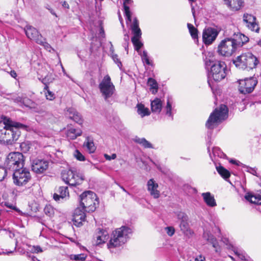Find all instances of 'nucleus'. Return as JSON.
Here are the masks:
<instances>
[{"mask_svg": "<svg viewBox=\"0 0 261 261\" xmlns=\"http://www.w3.org/2000/svg\"><path fill=\"white\" fill-rule=\"evenodd\" d=\"M66 116L79 124H82L83 123V120L82 116L74 108H68L66 112Z\"/></svg>", "mask_w": 261, "mask_h": 261, "instance_id": "obj_20", "label": "nucleus"}, {"mask_svg": "<svg viewBox=\"0 0 261 261\" xmlns=\"http://www.w3.org/2000/svg\"><path fill=\"white\" fill-rule=\"evenodd\" d=\"M141 35L134 34V36L132 38V42L134 45L135 49L138 53H139L140 48L143 46V43L139 41Z\"/></svg>", "mask_w": 261, "mask_h": 261, "instance_id": "obj_29", "label": "nucleus"}, {"mask_svg": "<svg viewBox=\"0 0 261 261\" xmlns=\"http://www.w3.org/2000/svg\"><path fill=\"white\" fill-rule=\"evenodd\" d=\"M4 205L7 206V207H9L11 209H12L13 210H15L16 211H18V209L16 207V206L13 205L12 204H11L9 202H5L4 203Z\"/></svg>", "mask_w": 261, "mask_h": 261, "instance_id": "obj_59", "label": "nucleus"}, {"mask_svg": "<svg viewBox=\"0 0 261 261\" xmlns=\"http://www.w3.org/2000/svg\"><path fill=\"white\" fill-rule=\"evenodd\" d=\"M232 250L234 252L235 254L238 257L240 261H248L247 255L244 251L239 248L234 247H233Z\"/></svg>", "mask_w": 261, "mask_h": 261, "instance_id": "obj_35", "label": "nucleus"}, {"mask_svg": "<svg viewBox=\"0 0 261 261\" xmlns=\"http://www.w3.org/2000/svg\"><path fill=\"white\" fill-rule=\"evenodd\" d=\"M104 156L107 160L110 161L111 160L115 159L117 156L115 153H113L111 155H109L107 154H105Z\"/></svg>", "mask_w": 261, "mask_h": 261, "instance_id": "obj_58", "label": "nucleus"}, {"mask_svg": "<svg viewBox=\"0 0 261 261\" xmlns=\"http://www.w3.org/2000/svg\"><path fill=\"white\" fill-rule=\"evenodd\" d=\"M82 134V131L81 129L70 128L67 130L66 136L69 140H74L78 136H80Z\"/></svg>", "mask_w": 261, "mask_h": 261, "instance_id": "obj_26", "label": "nucleus"}, {"mask_svg": "<svg viewBox=\"0 0 261 261\" xmlns=\"http://www.w3.org/2000/svg\"><path fill=\"white\" fill-rule=\"evenodd\" d=\"M31 176L29 170L25 168H20L13 171V179L14 184L18 186L25 185L31 179Z\"/></svg>", "mask_w": 261, "mask_h": 261, "instance_id": "obj_11", "label": "nucleus"}, {"mask_svg": "<svg viewBox=\"0 0 261 261\" xmlns=\"http://www.w3.org/2000/svg\"><path fill=\"white\" fill-rule=\"evenodd\" d=\"M9 96L7 98L8 99H12L14 102L17 103H21L22 100V97L17 96L16 95L13 94H8Z\"/></svg>", "mask_w": 261, "mask_h": 261, "instance_id": "obj_46", "label": "nucleus"}, {"mask_svg": "<svg viewBox=\"0 0 261 261\" xmlns=\"http://www.w3.org/2000/svg\"><path fill=\"white\" fill-rule=\"evenodd\" d=\"M7 123L1 142H4L7 145H12L16 142L20 136L21 133L19 128H25L27 126L10 119L7 120Z\"/></svg>", "mask_w": 261, "mask_h": 261, "instance_id": "obj_1", "label": "nucleus"}, {"mask_svg": "<svg viewBox=\"0 0 261 261\" xmlns=\"http://www.w3.org/2000/svg\"><path fill=\"white\" fill-rule=\"evenodd\" d=\"M228 110L224 105H221L212 113L205 125L208 129H212L228 117Z\"/></svg>", "mask_w": 261, "mask_h": 261, "instance_id": "obj_5", "label": "nucleus"}, {"mask_svg": "<svg viewBox=\"0 0 261 261\" xmlns=\"http://www.w3.org/2000/svg\"><path fill=\"white\" fill-rule=\"evenodd\" d=\"M48 167V163L44 160L35 159L32 164V170L36 173H42Z\"/></svg>", "mask_w": 261, "mask_h": 261, "instance_id": "obj_17", "label": "nucleus"}, {"mask_svg": "<svg viewBox=\"0 0 261 261\" xmlns=\"http://www.w3.org/2000/svg\"><path fill=\"white\" fill-rule=\"evenodd\" d=\"M195 261H205V257L202 255H199L195 259Z\"/></svg>", "mask_w": 261, "mask_h": 261, "instance_id": "obj_61", "label": "nucleus"}, {"mask_svg": "<svg viewBox=\"0 0 261 261\" xmlns=\"http://www.w3.org/2000/svg\"><path fill=\"white\" fill-rule=\"evenodd\" d=\"M206 66H211V71L208 74V83L210 85V80L212 78L216 82H219L224 79L226 76L227 66L224 62L217 61H212L211 60H204Z\"/></svg>", "mask_w": 261, "mask_h": 261, "instance_id": "obj_2", "label": "nucleus"}, {"mask_svg": "<svg viewBox=\"0 0 261 261\" xmlns=\"http://www.w3.org/2000/svg\"><path fill=\"white\" fill-rule=\"evenodd\" d=\"M142 60L143 62H145V63L148 65H151V63L149 60V57L147 55V52L146 50H144L142 54H141Z\"/></svg>", "mask_w": 261, "mask_h": 261, "instance_id": "obj_47", "label": "nucleus"}, {"mask_svg": "<svg viewBox=\"0 0 261 261\" xmlns=\"http://www.w3.org/2000/svg\"><path fill=\"white\" fill-rule=\"evenodd\" d=\"M158 184L155 182L153 179H149L147 182V189L150 194L154 198H158L160 196V192L157 190Z\"/></svg>", "mask_w": 261, "mask_h": 261, "instance_id": "obj_21", "label": "nucleus"}, {"mask_svg": "<svg viewBox=\"0 0 261 261\" xmlns=\"http://www.w3.org/2000/svg\"><path fill=\"white\" fill-rule=\"evenodd\" d=\"M243 21L245 23L246 27L252 31L258 33L259 28L256 23V17L248 13H245L243 15Z\"/></svg>", "mask_w": 261, "mask_h": 261, "instance_id": "obj_16", "label": "nucleus"}, {"mask_svg": "<svg viewBox=\"0 0 261 261\" xmlns=\"http://www.w3.org/2000/svg\"><path fill=\"white\" fill-rule=\"evenodd\" d=\"M62 6L65 8L69 9V6L66 1H64L62 3Z\"/></svg>", "mask_w": 261, "mask_h": 261, "instance_id": "obj_63", "label": "nucleus"}, {"mask_svg": "<svg viewBox=\"0 0 261 261\" xmlns=\"http://www.w3.org/2000/svg\"><path fill=\"white\" fill-rule=\"evenodd\" d=\"M245 198L252 203L261 204V196L259 195L248 194L245 196Z\"/></svg>", "mask_w": 261, "mask_h": 261, "instance_id": "obj_32", "label": "nucleus"}, {"mask_svg": "<svg viewBox=\"0 0 261 261\" xmlns=\"http://www.w3.org/2000/svg\"><path fill=\"white\" fill-rule=\"evenodd\" d=\"M229 38L231 40L232 42H233V44L237 49L241 47L249 41L248 37L240 32L234 33L233 35Z\"/></svg>", "mask_w": 261, "mask_h": 261, "instance_id": "obj_18", "label": "nucleus"}, {"mask_svg": "<svg viewBox=\"0 0 261 261\" xmlns=\"http://www.w3.org/2000/svg\"><path fill=\"white\" fill-rule=\"evenodd\" d=\"M9 118H5L3 121L0 122V141H2L4 132L7 126V120Z\"/></svg>", "mask_w": 261, "mask_h": 261, "instance_id": "obj_40", "label": "nucleus"}, {"mask_svg": "<svg viewBox=\"0 0 261 261\" xmlns=\"http://www.w3.org/2000/svg\"><path fill=\"white\" fill-rule=\"evenodd\" d=\"M218 32L216 29L212 28H208L205 29L202 34V39L204 43L206 45H210L215 40Z\"/></svg>", "mask_w": 261, "mask_h": 261, "instance_id": "obj_14", "label": "nucleus"}, {"mask_svg": "<svg viewBox=\"0 0 261 261\" xmlns=\"http://www.w3.org/2000/svg\"><path fill=\"white\" fill-rule=\"evenodd\" d=\"M24 31L29 39L35 41L37 43H42L40 39L42 36L35 28L27 25L24 28Z\"/></svg>", "mask_w": 261, "mask_h": 261, "instance_id": "obj_15", "label": "nucleus"}, {"mask_svg": "<svg viewBox=\"0 0 261 261\" xmlns=\"http://www.w3.org/2000/svg\"><path fill=\"white\" fill-rule=\"evenodd\" d=\"M229 37L222 40L218 46L217 52L222 56L230 57L237 49Z\"/></svg>", "mask_w": 261, "mask_h": 261, "instance_id": "obj_10", "label": "nucleus"}, {"mask_svg": "<svg viewBox=\"0 0 261 261\" xmlns=\"http://www.w3.org/2000/svg\"><path fill=\"white\" fill-rule=\"evenodd\" d=\"M123 8L124 10V14L126 17V22L132 21L131 13L129 10V8L127 5L130 4L132 2V0H123Z\"/></svg>", "mask_w": 261, "mask_h": 261, "instance_id": "obj_28", "label": "nucleus"}, {"mask_svg": "<svg viewBox=\"0 0 261 261\" xmlns=\"http://www.w3.org/2000/svg\"><path fill=\"white\" fill-rule=\"evenodd\" d=\"M86 212V208L80 205L74 210L72 221L75 226L80 227L82 225V222L85 220Z\"/></svg>", "mask_w": 261, "mask_h": 261, "instance_id": "obj_13", "label": "nucleus"}, {"mask_svg": "<svg viewBox=\"0 0 261 261\" xmlns=\"http://www.w3.org/2000/svg\"><path fill=\"white\" fill-rule=\"evenodd\" d=\"M213 153L214 156H217L221 158H224L226 155L217 147H213Z\"/></svg>", "mask_w": 261, "mask_h": 261, "instance_id": "obj_43", "label": "nucleus"}, {"mask_svg": "<svg viewBox=\"0 0 261 261\" xmlns=\"http://www.w3.org/2000/svg\"><path fill=\"white\" fill-rule=\"evenodd\" d=\"M40 40L42 43L38 44L43 46L46 50L50 51V49L51 48V46L50 45V44H49L47 42H46L45 39L42 37L41 39H40Z\"/></svg>", "mask_w": 261, "mask_h": 261, "instance_id": "obj_50", "label": "nucleus"}, {"mask_svg": "<svg viewBox=\"0 0 261 261\" xmlns=\"http://www.w3.org/2000/svg\"><path fill=\"white\" fill-rule=\"evenodd\" d=\"M188 28L193 39L198 38V30L192 24L188 23Z\"/></svg>", "mask_w": 261, "mask_h": 261, "instance_id": "obj_39", "label": "nucleus"}, {"mask_svg": "<svg viewBox=\"0 0 261 261\" xmlns=\"http://www.w3.org/2000/svg\"><path fill=\"white\" fill-rule=\"evenodd\" d=\"M2 231H4L6 234H8L9 237L11 238H12L14 237L15 234L13 232H12L9 229H6L5 228L4 229H0V233Z\"/></svg>", "mask_w": 261, "mask_h": 261, "instance_id": "obj_56", "label": "nucleus"}, {"mask_svg": "<svg viewBox=\"0 0 261 261\" xmlns=\"http://www.w3.org/2000/svg\"><path fill=\"white\" fill-rule=\"evenodd\" d=\"M132 233L130 228L122 226L116 229L112 234L111 239L108 243V247L111 249L119 247L126 242L129 234Z\"/></svg>", "mask_w": 261, "mask_h": 261, "instance_id": "obj_3", "label": "nucleus"}, {"mask_svg": "<svg viewBox=\"0 0 261 261\" xmlns=\"http://www.w3.org/2000/svg\"><path fill=\"white\" fill-rule=\"evenodd\" d=\"M63 180L69 186H76L82 183L84 180L83 177L79 175L74 169L65 170L61 173Z\"/></svg>", "mask_w": 261, "mask_h": 261, "instance_id": "obj_8", "label": "nucleus"}, {"mask_svg": "<svg viewBox=\"0 0 261 261\" xmlns=\"http://www.w3.org/2000/svg\"><path fill=\"white\" fill-rule=\"evenodd\" d=\"M230 163L233 164H236L238 166H242L243 167L245 166L244 165H243L242 163H241L240 162L238 161H237V160H231L230 161Z\"/></svg>", "mask_w": 261, "mask_h": 261, "instance_id": "obj_60", "label": "nucleus"}, {"mask_svg": "<svg viewBox=\"0 0 261 261\" xmlns=\"http://www.w3.org/2000/svg\"><path fill=\"white\" fill-rule=\"evenodd\" d=\"M99 89L105 100L110 102L109 98L114 94L115 88L111 82V78L109 75L104 76L101 83L99 84Z\"/></svg>", "mask_w": 261, "mask_h": 261, "instance_id": "obj_9", "label": "nucleus"}, {"mask_svg": "<svg viewBox=\"0 0 261 261\" xmlns=\"http://www.w3.org/2000/svg\"><path fill=\"white\" fill-rule=\"evenodd\" d=\"M131 29L133 34H142L141 31L139 27V21L136 17L134 18L133 22L131 25Z\"/></svg>", "mask_w": 261, "mask_h": 261, "instance_id": "obj_36", "label": "nucleus"}, {"mask_svg": "<svg viewBox=\"0 0 261 261\" xmlns=\"http://www.w3.org/2000/svg\"><path fill=\"white\" fill-rule=\"evenodd\" d=\"M243 167L246 168V169H247L246 171L250 172V173H251L252 174H253L254 175L257 176L256 174V173H257L256 170L255 168L249 167L246 166L245 165Z\"/></svg>", "mask_w": 261, "mask_h": 261, "instance_id": "obj_57", "label": "nucleus"}, {"mask_svg": "<svg viewBox=\"0 0 261 261\" xmlns=\"http://www.w3.org/2000/svg\"><path fill=\"white\" fill-rule=\"evenodd\" d=\"M96 243L99 245L105 242L109 238L108 232L102 229L98 228L95 234Z\"/></svg>", "mask_w": 261, "mask_h": 261, "instance_id": "obj_23", "label": "nucleus"}, {"mask_svg": "<svg viewBox=\"0 0 261 261\" xmlns=\"http://www.w3.org/2000/svg\"><path fill=\"white\" fill-rule=\"evenodd\" d=\"M179 227L180 228V230L184 233L188 231V229L189 228V225L188 223V218L181 221Z\"/></svg>", "mask_w": 261, "mask_h": 261, "instance_id": "obj_42", "label": "nucleus"}, {"mask_svg": "<svg viewBox=\"0 0 261 261\" xmlns=\"http://www.w3.org/2000/svg\"><path fill=\"white\" fill-rule=\"evenodd\" d=\"M74 156L79 161H84L85 160V156L78 150H75Z\"/></svg>", "mask_w": 261, "mask_h": 261, "instance_id": "obj_49", "label": "nucleus"}, {"mask_svg": "<svg viewBox=\"0 0 261 261\" xmlns=\"http://www.w3.org/2000/svg\"><path fill=\"white\" fill-rule=\"evenodd\" d=\"M257 84L256 77H251L239 81L238 89L242 94L251 93Z\"/></svg>", "mask_w": 261, "mask_h": 261, "instance_id": "obj_12", "label": "nucleus"}, {"mask_svg": "<svg viewBox=\"0 0 261 261\" xmlns=\"http://www.w3.org/2000/svg\"><path fill=\"white\" fill-rule=\"evenodd\" d=\"M21 104H22L25 107L34 110L37 109V105L31 99L27 97H22V100Z\"/></svg>", "mask_w": 261, "mask_h": 261, "instance_id": "obj_33", "label": "nucleus"}, {"mask_svg": "<svg viewBox=\"0 0 261 261\" xmlns=\"http://www.w3.org/2000/svg\"><path fill=\"white\" fill-rule=\"evenodd\" d=\"M165 229L167 230V233L168 236L171 237L174 234L175 229L173 227H167Z\"/></svg>", "mask_w": 261, "mask_h": 261, "instance_id": "obj_55", "label": "nucleus"}, {"mask_svg": "<svg viewBox=\"0 0 261 261\" xmlns=\"http://www.w3.org/2000/svg\"><path fill=\"white\" fill-rule=\"evenodd\" d=\"M24 159L23 155L19 152H12L9 153L5 161V174L8 171L12 172L22 168L24 166Z\"/></svg>", "mask_w": 261, "mask_h": 261, "instance_id": "obj_4", "label": "nucleus"}, {"mask_svg": "<svg viewBox=\"0 0 261 261\" xmlns=\"http://www.w3.org/2000/svg\"><path fill=\"white\" fill-rule=\"evenodd\" d=\"M162 101L160 98H156L151 101V110L153 113L159 114L162 109Z\"/></svg>", "mask_w": 261, "mask_h": 261, "instance_id": "obj_25", "label": "nucleus"}, {"mask_svg": "<svg viewBox=\"0 0 261 261\" xmlns=\"http://www.w3.org/2000/svg\"><path fill=\"white\" fill-rule=\"evenodd\" d=\"M203 237L212 244L216 252L218 251L219 245L216 239L208 231H204Z\"/></svg>", "mask_w": 261, "mask_h": 261, "instance_id": "obj_24", "label": "nucleus"}, {"mask_svg": "<svg viewBox=\"0 0 261 261\" xmlns=\"http://www.w3.org/2000/svg\"><path fill=\"white\" fill-rule=\"evenodd\" d=\"M147 84L150 87V89L153 90L152 93L153 94L156 93L158 89V83L156 81L152 78L149 77L148 79Z\"/></svg>", "mask_w": 261, "mask_h": 261, "instance_id": "obj_38", "label": "nucleus"}, {"mask_svg": "<svg viewBox=\"0 0 261 261\" xmlns=\"http://www.w3.org/2000/svg\"><path fill=\"white\" fill-rule=\"evenodd\" d=\"M31 251L33 253H40L43 251L42 248L40 247V246H38V245L33 246L32 248Z\"/></svg>", "mask_w": 261, "mask_h": 261, "instance_id": "obj_52", "label": "nucleus"}, {"mask_svg": "<svg viewBox=\"0 0 261 261\" xmlns=\"http://www.w3.org/2000/svg\"><path fill=\"white\" fill-rule=\"evenodd\" d=\"M224 3L233 11L239 10L243 6V0H224Z\"/></svg>", "mask_w": 261, "mask_h": 261, "instance_id": "obj_22", "label": "nucleus"}, {"mask_svg": "<svg viewBox=\"0 0 261 261\" xmlns=\"http://www.w3.org/2000/svg\"><path fill=\"white\" fill-rule=\"evenodd\" d=\"M44 89L46 90V92H45V94L47 99L49 100H52L55 98V95L54 93L50 91L48 89V87L47 86H45Z\"/></svg>", "mask_w": 261, "mask_h": 261, "instance_id": "obj_45", "label": "nucleus"}, {"mask_svg": "<svg viewBox=\"0 0 261 261\" xmlns=\"http://www.w3.org/2000/svg\"><path fill=\"white\" fill-rule=\"evenodd\" d=\"M10 74L11 76L14 78H16V77L17 76V73L14 70L11 71L10 72Z\"/></svg>", "mask_w": 261, "mask_h": 261, "instance_id": "obj_64", "label": "nucleus"}, {"mask_svg": "<svg viewBox=\"0 0 261 261\" xmlns=\"http://www.w3.org/2000/svg\"><path fill=\"white\" fill-rule=\"evenodd\" d=\"M177 219L179 220L182 221L188 218L187 215L182 212H179L177 215Z\"/></svg>", "mask_w": 261, "mask_h": 261, "instance_id": "obj_53", "label": "nucleus"}, {"mask_svg": "<svg viewBox=\"0 0 261 261\" xmlns=\"http://www.w3.org/2000/svg\"><path fill=\"white\" fill-rule=\"evenodd\" d=\"M31 146V142L28 141L20 143L21 150L24 153H27L30 150Z\"/></svg>", "mask_w": 261, "mask_h": 261, "instance_id": "obj_41", "label": "nucleus"}, {"mask_svg": "<svg viewBox=\"0 0 261 261\" xmlns=\"http://www.w3.org/2000/svg\"><path fill=\"white\" fill-rule=\"evenodd\" d=\"M112 58L114 62L117 64L118 66L121 68L122 65L121 62L120 61L119 59H118V57L117 55H113L112 56Z\"/></svg>", "mask_w": 261, "mask_h": 261, "instance_id": "obj_54", "label": "nucleus"}, {"mask_svg": "<svg viewBox=\"0 0 261 261\" xmlns=\"http://www.w3.org/2000/svg\"><path fill=\"white\" fill-rule=\"evenodd\" d=\"M86 256L84 254H80L74 255L72 259L79 260V261H83L86 259Z\"/></svg>", "mask_w": 261, "mask_h": 261, "instance_id": "obj_51", "label": "nucleus"}, {"mask_svg": "<svg viewBox=\"0 0 261 261\" xmlns=\"http://www.w3.org/2000/svg\"><path fill=\"white\" fill-rule=\"evenodd\" d=\"M124 40L125 41L126 44H127V46L128 45L129 36L127 34L124 35Z\"/></svg>", "mask_w": 261, "mask_h": 261, "instance_id": "obj_62", "label": "nucleus"}, {"mask_svg": "<svg viewBox=\"0 0 261 261\" xmlns=\"http://www.w3.org/2000/svg\"><path fill=\"white\" fill-rule=\"evenodd\" d=\"M80 206L86 208L87 213L93 212L99 204L95 193L91 191L83 192L80 196Z\"/></svg>", "mask_w": 261, "mask_h": 261, "instance_id": "obj_6", "label": "nucleus"}, {"mask_svg": "<svg viewBox=\"0 0 261 261\" xmlns=\"http://www.w3.org/2000/svg\"><path fill=\"white\" fill-rule=\"evenodd\" d=\"M216 169L219 174L224 179H226L230 176V172L221 166H217Z\"/></svg>", "mask_w": 261, "mask_h": 261, "instance_id": "obj_37", "label": "nucleus"}, {"mask_svg": "<svg viewBox=\"0 0 261 261\" xmlns=\"http://www.w3.org/2000/svg\"><path fill=\"white\" fill-rule=\"evenodd\" d=\"M84 145L87 147V150L90 153H93L96 149V147L94 145L93 140L90 137L86 138Z\"/></svg>", "mask_w": 261, "mask_h": 261, "instance_id": "obj_34", "label": "nucleus"}, {"mask_svg": "<svg viewBox=\"0 0 261 261\" xmlns=\"http://www.w3.org/2000/svg\"><path fill=\"white\" fill-rule=\"evenodd\" d=\"M165 110H166V115H168L170 117L172 116V112H171L172 106H171V100L169 98L167 100V105H166V107H165Z\"/></svg>", "mask_w": 261, "mask_h": 261, "instance_id": "obj_48", "label": "nucleus"}, {"mask_svg": "<svg viewBox=\"0 0 261 261\" xmlns=\"http://www.w3.org/2000/svg\"><path fill=\"white\" fill-rule=\"evenodd\" d=\"M44 212L47 216L50 217H52L54 215V209L50 205L45 206L44 208Z\"/></svg>", "mask_w": 261, "mask_h": 261, "instance_id": "obj_44", "label": "nucleus"}, {"mask_svg": "<svg viewBox=\"0 0 261 261\" xmlns=\"http://www.w3.org/2000/svg\"><path fill=\"white\" fill-rule=\"evenodd\" d=\"M137 112L142 117L150 115V112L148 108L145 107L144 105L142 103H138L137 105Z\"/></svg>", "mask_w": 261, "mask_h": 261, "instance_id": "obj_31", "label": "nucleus"}, {"mask_svg": "<svg viewBox=\"0 0 261 261\" xmlns=\"http://www.w3.org/2000/svg\"><path fill=\"white\" fill-rule=\"evenodd\" d=\"M204 202L210 206L213 207L216 205V202L214 196H212L210 192L202 194Z\"/></svg>", "mask_w": 261, "mask_h": 261, "instance_id": "obj_27", "label": "nucleus"}, {"mask_svg": "<svg viewBox=\"0 0 261 261\" xmlns=\"http://www.w3.org/2000/svg\"><path fill=\"white\" fill-rule=\"evenodd\" d=\"M134 141L135 142L140 144L145 148H153L152 145L144 138H140L138 137H136L134 138Z\"/></svg>", "mask_w": 261, "mask_h": 261, "instance_id": "obj_30", "label": "nucleus"}, {"mask_svg": "<svg viewBox=\"0 0 261 261\" xmlns=\"http://www.w3.org/2000/svg\"><path fill=\"white\" fill-rule=\"evenodd\" d=\"M58 193H54L53 195L54 199L58 202L61 200H66L69 197V193L68 191V188L67 187H59Z\"/></svg>", "mask_w": 261, "mask_h": 261, "instance_id": "obj_19", "label": "nucleus"}, {"mask_svg": "<svg viewBox=\"0 0 261 261\" xmlns=\"http://www.w3.org/2000/svg\"><path fill=\"white\" fill-rule=\"evenodd\" d=\"M236 66L242 69H252L256 67L259 61L251 53L243 54L233 61Z\"/></svg>", "mask_w": 261, "mask_h": 261, "instance_id": "obj_7", "label": "nucleus"}]
</instances>
